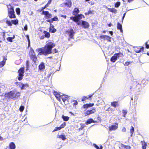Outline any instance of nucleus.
<instances>
[{
	"mask_svg": "<svg viewBox=\"0 0 149 149\" xmlns=\"http://www.w3.org/2000/svg\"><path fill=\"white\" fill-rule=\"evenodd\" d=\"M94 104H86L83 106L84 108H88L89 107H92L94 105Z\"/></svg>",
	"mask_w": 149,
	"mask_h": 149,
	"instance_id": "412c9836",
	"label": "nucleus"
},
{
	"mask_svg": "<svg viewBox=\"0 0 149 149\" xmlns=\"http://www.w3.org/2000/svg\"><path fill=\"white\" fill-rule=\"evenodd\" d=\"M24 70V68H21L18 70L19 77L18 79L19 81L21 80L23 78Z\"/></svg>",
	"mask_w": 149,
	"mask_h": 149,
	"instance_id": "39448f33",
	"label": "nucleus"
},
{
	"mask_svg": "<svg viewBox=\"0 0 149 149\" xmlns=\"http://www.w3.org/2000/svg\"><path fill=\"white\" fill-rule=\"evenodd\" d=\"M6 24L9 26H12V22L9 20L8 19L6 20Z\"/></svg>",
	"mask_w": 149,
	"mask_h": 149,
	"instance_id": "e433bc0d",
	"label": "nucleus"
},
{
	"mask_svg": "<svg viewBox=\"0 0 149 149\" xmlns=\"http://www.w3.org/2000/svg\"><path fill=\"white\" fill-rule=\"evenodd\" d=\"M126 13H125L124 14H123V15L122 17V21L123 22V20L125 16V15H126Z\"/></svg>",
	"mask_w": 149,
	"mask_h": 149,
	"instance_id": "bf43d9fd",
	"label": "nucleus"
},
{
	"mask_svg": "<svg viewBox=\"0 0 149 149\" xmlns=\"http://www.w3.org/2000/svg\"><path fill=\"white\" fill-rule=\"evenodd\" d=\"M47 21L50 23H52L53 22V21L52 19L47 20Z\"/></svg>",
	"mask_w": 149,
	"mask_h": 149,
	"instance_id": "4d7b16f0",
	"label": "nucleus"
},
{
	"mask_svg": "<svg viewBox=\"0 0 149 149\" xmlns=\"http://www.w3.org/2000/svg\"><path fill=\"white\" fill-rule=\"evenodd\" d=\"M120 2H118L115 4V7L116 8H118L120 5Z\"/></svg>",
	"mask_w": 149,
	"mask_h": 149,
	"instance_id": "a19ab883",
	"label": "nucleus"
},
{
	"mask_svg": "<svg viewBox=\"0 0 149 149\" xmlns=\"http://www.w3.org/2000/svg\"><path fill=\"white\" fill-rule=\"evenodd\" d=\"M143 47L140 48L139 47V48H137L135 49V51L137 53H139L141 51H143Z\"/></svg>",
	"mask_w": 149,
	"mask_h": 149,
	"instance_id": "393cba45",
	"label": "nucleus"
},
{
	"mask_svg": "<svg viewBox=\"0 0 149 149\" xmlns=\"http://www.w3.org/2000/svg\"><path fill=\"white\" fill-rule=\"evenodd\" d=\"M6 96H8L9 98L13 100H15V98L19 97L20 95V93L17 92L15 91H10L8 94H6Z\"/></svg>",
	"mask_w": 149,
	"mask_h": 149,
	"instance_id": "f03ea898",
	"label": "nucleus"
},
{
	"mask_svg": "<svg viewBox=\"0 0 149 149\" xmlns=\"http://www.w3.org/2000/svg\"><path fill=\"white\" fill-rule=\"evenodd\" d=\"M29 61H27L26 62V64L27 69L28 68V67L29 66Z\"/></svg>",
	"mask_w": 149,
	"mask_h": 149,
	"instance_id": "13d9d810",
	"label": "nucleus"
},
{
	"mask_svg": "<svg viewBox=\"0 0 149 149\" xmlns=\"http://www.w3.org/2000/svg\"><path fill=\"white\" fill-rule=\"evenodd\" d=\"M92 95H89L88 97H87V96H84L82 97V101H84L86 100V99H88V98H90L91 97Z\"/></svg>",
	"mask_w": 149,
	"mask_h": 149,
	"instance_id": "c85d7f7f",
	"label": "nucleus"
},
{
	"mask_svg": "<svg viewBox=\"0 0 149 149\" xmlns=\"http://www.w3.org/2000/svg\"><path fill=\"white\" fill-rule=\"evenodd\" d=\"M26 36L27 38V40H28V43H29V46H30V40L29 39V36L28 35H27Z\"/></svg>",
	"mask_w": 149,
	"mask_h": 149,
	"instance_id": "864d4df0",
	"label": "nucleus"
},
{
	"mask_svg": "<svg viewBox=\"0 0 149 149\" xmlns=\"http://www.w3.org/2000/svg\"><path fill=\"white\" fill-rule=\"evenodd\" d=\"M16 11L17 15H19L20 14V10L19 8H17L16 9Z\"/></svg>",
	"mask_w": 149,
	"mask_h": 149,
	"instance_id": "79ce46f5",
	"label": "nucleus"
},
{
	"mask_svg": "<svg viewBox=\"0 0 149 149\" xmlns=\"http://www.w3.org/2000/svg\"><path fill=\"white\" fill-rule=\"evenodd\" d=\"M78 104V102L77 101H75L74 103V105H76L77 104Z\"/></svg>",
	"mask_w": 149,
	"mask_h": 149,
	"instance_id": "680f3d73",
	"label": "nucleus"
},
{
	"mask_svg": "<svg viewBox=\"0 0 149 149\" xmlns=\"http://www.w3.org/2000/svg\"><path fill=\"white\" fill-rule=\"evenodd\" d=\"M109 33L111 34V36H112V35H113V32H112V31H109Z\"/></svg>",
	"mask_w": 149,
	"mask_h": 149,
	"instance_id": "69168bd1",
	"label": "nucleus"
},
{
	"mask_svg": "<svg viewBox=\"0 0 149 149\" xmlns=\"http://www.w3.org/2000/svg\"><path fill=\"white\" fill-rule=\"evenodd\" d=\"M62 117L63 120L65 121H68L69 119V117L67 116H65L63 115L62 116Z\"/></svg>",
	"mask_w": 149,
	"mask_h": 149,
	"instance_id": "bb28decb",
	"label": "nucleus"
},
{
	"mask_svg": "<svg viewBox=\"0 0 149 149\" xmlns=\"http://www.w3.org/2000/svg\"><path fill=\"white\" fill-rule=\"evenodd\" d=\"M19 86L21 88V89H25L29 86L27 84H23L22 83H20Z\"/></svg>",
	"mask_w": 149,
	"mask_h": 149,
	"instance_id": "ddd939ff",
	"label": "nucleus"
},
{
	"mask_svg": "<svg viewBox=\"0 0 149 149\" xmlns=\"http://www.w3.org/2000/svg\"><path fill=\"white\" fill-rule=\"evenodd\" d=\"M65 5L69 8L71 6V1L69 0L65 3Z\"/></svg>",
	"mask_w": 149,
	"mask_h": 149,
	"instance_id": "4be33fe9",
	"label": "nucleus"
},
{
	"mask_svg": "<svg viewBox=\"0 0 149 149\" xmlns=\"http://www.w3.org/2000/svg\"><path fill=\"white\" fill-rule=\"evenodd\" d=\"M24 109V107L23 106H21L19 108V110L20 111H22Z\"/></svg>",
	"mask_w": 149,
	"mask_h": 149,
	"instance_id": "09e8293b",
	"label": "nucleus"
},
{
	"mask_svg": "<svg viewBox=\"0 0 149 149\" xmlns=\"http://www.w3.org/2000/svg\"><path fill=\"white\" fill-rule=\"evenodd\" d=\"M68 98V95H62L61 99H62L63 102H65L66 100V99Z\"/></svg>",
	"mask_w": 149,
	"mask_h": 149,
	"instance_id": "b1692460",
	"label": "nucleus"
},
{
	"mask_svg": "<svg viewBox=\"0 0 149 149\" xmlns=\"http://www.w3.org/2000/svg\"><path fill=\"white\" fill-rule=\"evenodd\" d=\"M80 125L81 127L79 128V130H82L85 126V125L84 124L81 123Z\"/></svg>",
	"mask_w": 149,
	"mask_h": 149,
	"instance_id": "58836bf2",
	"label": "nucleus"
},
{
	"mask_svg": "<svg viewBox=\"0 0 149 149\" xmlns=\"http://www.w3.org/2000/svg\"><path fill=\"white\" fill-rule=\"evenodd\" d=\"M92 122H94V121L91 118H90L89 119H88L86 122V125H88V124L91 123Z\"/></svg>",
	"mask_w": 149,
	"mask_h": 149,
	"instance_id": "cd10ccee",
	"label": "nucleus"
},
{
	"mask_svg": "<svg viewBox=\"0 0 149 149\" xmlns=\"http://www.w3.org/2000/svg\"><path fill=\"white\" fill-rule=\"evenodd\" d=\"M101 39H103L104 40H106L109 41H111L110 39L111 38L109 36L107 35H102L100 37Z\"/></svg>",
	"mask_w": 149,
	"mask_h": 149,
	"instance_id": "9b49d317",
	"label": "nucleus"
},
{
	"mask_svg": "<svg viewBox=\"0 0 149 149\" xmlns=\"http://www.w3.org/2000/svg\"><path fill=\"white\" fill-rule=\"evenodd\" d=\"M9 147L10 149H15L16 148L15 144L13 142H11L10 143Z\"/></svg>",
	"mask_w": 149,
	"mask_h": 149,
	"instance_id": "a211bd4d",
	"label": "nucleus"
},
{
	"mask_svg": "<svg viewBox=\"0 0 149 149\" xmlns=\"http://www.w3.org/2000/svg\"><path fill=\"white\" fill-rule=\"evenodd\" d=\"M57 138H59L60 139H61L63 140H65L66 139L65 135H58L57 136Z\"/></svg>",
	"mask_w": 149,
	"mask_h": 149,
	"instance_id": "a878e982",
	"label": "nucleus"
},
{
	"mask_svg": "<svg viewBox=\"0 0 149 149\" xmlns=\"http://www.w3.org/2000/svg\"><path fill=\"white\" fill-rule=\"evenodd\" d=\"M11 22L12 24H17L18 23V20L17 19H16L15 20H12Z\"/></svg>",
	"mask_w": 149,
	"mask_h": 149,
	"instance_id": "c9c22d12",
	"label": "nucleus"
},
{
	"mask_svg": "<svg viewBox=\"0 0 149 149\" xmlns=\"http://www.w3.org/2000/svg\"><path fill=\"white\" fill-rule=\"evenodd\" d=\"M93 146H94V147L96 148L97 149H102V146H100V147L98 146L96 144H93Z\"/></svg>",
	"mask_w": 149,
	"mask_h": 149,
	"instance_id": "f704fd0d",
	"label": "nucleus"
},
{
	"mask_svg": "<svg viewBox=\"0 0 149 149\" xmlns=\"http://www.w3.org/2000/svg\"><path fill=\"white\" fill-rule=\"evenodd\" d=\"M146 48H147V49L149 48V45L148 44H147V42L146 43Z\"/></svg>",
	"mask_w": 149,
	"mask_h": 149,
	"instance_id": "052dcab7",
	"label": "nucleus"
},
{
	"mask_svg": "<svg viewBox=\"0 0 149 149\" xmlns=\"http://www.w3.org/2000/svg\"><path fill=\"white\" fill-rule=\"evenodd\" d=\"M118 102H111V105L114 107H116L118 105Z\"/></svg>",
	"mask_w": 149,
	"mask_h": 149,
	"instance_id": "c756f323",
	"label": "nucleus"
},
{
	"mask_svg": "<svg viewBox=\"0 0 149 149\" xmlns=\"http://www.w3.org/2000/svg\"><path fill=\"white\" fill-rule=\"evenodd\" d=\"M55 46V44L50 42H47L46 45L43 47L36 49V51L38 52V55H47L53 53H55L57 52V50L54 49L52 50V49Z\"/></svg>",
	"mask_w": 149,
	"mask_h": 149,
	"instance_id": "f257e3e1",
	"label": "nucleus"
},
{
	"mask_svg": "<svg viewBox=\"0 0 149 149\" xmlns=\"http://www.w3.org/2000/svg\"><path fill=\"white\" fill-rule=\"evenodd\" d=\"M47 4H46L45 5V6L44 7H42L40 10V12H41L42 10H43L45 8H47Z\"/></svg>",
	"mask_w": 149,
	"mask_h": 149,
	"instance_id": "de8ad7c7",
	"label": "nucleus"
},
{
	"mask_svg": "<svg viewBox=\"0 0 149 149\" xmlns=\"http://www.w3.org/2000/svg\"><path fill=\"white\" fill-rule=\"evenodd\" d=\"M56 31V29L54 28L53 25L51 23L50 24L49 31L52 33H54Z\"/></svg>",
	"mask_w": 149,
	"mask_h": 149,
	"instance_id": "2eb2a0df",
	"label": "nucleus"
},
{
	"mask_svg": "<svg viewBox=\"0 0 149 149\" xmlns=\"http://www.w3.org/2000/svg\"><path fill=\"white\" fill-rule=\"evenodd\" d=\"M14 36L13 37H8L7 38V40L8 41H9L10 42H12L13 39H14Z\"/></svg>",
	"mask_w": 149,
	"mask_h": 149,
	"instance_id": "72a5a7b5",
	"label": "nucleus"
},
{
	"mask_svg": "<svg viewBox=\"0 0 149 149\" xmlns=\"http://www.w3.org/2000/svg\"><path fill=\"white\" fill-rule=\"evenodd\" d=\"M77 24L78 25H79L81 23V22H78H78H76Z\"/></svg>",
	"mask_w": 149,
	"mask_h": 149,
	"instance_id": "774afa93",
	"label": "nucleus"
},
{
	"mask_svg": "<svg viewBox=\"0 0 149 149\" xmlns=\"http://www.w3.org/2000/svg\"><path fill=\"white\" fill-rule=\"evenodd\" d=\"M42 14L45 15L47 18H50L51 17V15L49 13L48 11H43Z\"/></svg>",
	"mask_w": 149,
	"mask_h": 149,
	"instance_id": "dca6fc26",
	"label": "nucleus"
},
{
	"mask_svg": "<svg viewBox=\"0 0 149 149\" xmlns=\"http://www.w3.org/2000/svg\"><path fill=\"white\" fill-rule=\"evenodd\" d=\"M67 32L70 38H73L74 32L72 29H70L69 31H67Z\"/></svg>",
	"mask_w": 149,
	"mask_h": 149,
	"instance_id": "1a4fd4ad",
	"label": "nucleus"
},
{
	"mask_svg": "<svg viewBox=\"0 0 149 149\" xmlns=\"http://www.w3.org/2000/svg\"><path fill=\"white\" fill-rule=\"evenodd\" d=\"M44 33L45 34V37L47 38H48L50 37V35L49 33L47 32L46 31H44Z\"/></svg>",
	"mask_w": 149,
	"mask_h": 149,
	"instance_id": "473e14b6",
	"label": "nucleus"
},
{
	"mask_svg": "<svg viewBox=\"0 0 149 149\" xmlns=\"http://www.w3.org/2000/svg\"><path fill=\"white\" fill-rule=\"evenodd\" d=\"M117 28L118 30H119L121 33H123V31L122 28V25L119 23L118 22L117 25Z\"/></svg>",
	"mask_w": 149,
	"mask_h": 149,
	"instance_id": "6ab92c4d",
	"label": "nucleus"
},
{
	"mask_svg": "<svg viewBox=\"0 0 149 149\" xmlns=\"http://www.w3.org/2000/svg\"><path fill=\"white\" fill-rule=\"evenodd\" d=\"M70 19L75 22H78V20L76 16V17H70Z\"/></svg>",
	"mask_w": 149,
	"mask_h": 149,
	"instance_id": "7c9ffc66",
	"label": "nucleus"
},
{
	"mask_svg": "<svg viewBox=\"0 0 149 149\" xmlns=\"http://www.w3.org/2000/svg\"><path fill=\"white\" fill-rule=\"evenodd\" d=\"M5 61H3L0 62V68L3 67L5 64Z\"/></svg>",
	"mask_w": 149,
	"mask_h": 149,
	"instance_id": "4c0bfd02",
	"label": "nucleus"
},
{
	"mask_svg": "<svg viewBox=\"0 0 149 149\" xmlns=\"http://www.w3.org/2000/svg\"><path fill=\"white\" fill-rule=\"evenodd\" d=\"M3 137L1 136H0V141H3Z\"/></svg>",
	"mask_w": 149,
	"mask_h": 149,
	"instance_id": "0e129e2a",
	"label": "nucleus"
},
{
	"mask_svg": "<svg viewBox=\"0 0 149 149\" xmlns=\"http://www.w3.org/2000/svg\"><path fill=\"white\" fill-rule=\"evenodd\" d=\"M61 17H63L65 19H66L67 17V16L66 15H61Z\"/></svg>",
	"mask_w": 149,
	"mask_h": 149,
	"instance_id": "e2e57ef3",
	"label": "nucleus"
},
{
	"mask_svg": "<svg viewBox=\"0 0 149 149\" xmlns=\"http://www.w3.org/2000/svg\"><path fill=\"white\" fill-rule=\"evenodd\" d=\"M61 128L60 127H56L55 128V129L53 131V132H55V131H57V130H61Z\"/></svg>",
	"mask_w": 149,
	"mask_h": 149,
	"instance_id": "49530a36",
	"label": "nucleus"
},
{
	"mask_svg": "<svg viewBox=\"0 0 149 149\" xmlns=\"http://www.w3.org/2000/svg\"><path fill=\"white\" fill-rule=\"evenodd\" d=\"M33 60L34 61H35L36 60V58L35 55H34L33 56Z\"/></svg>",
	"mask_w": 149,
	"mask_h": 149,
	"instance_id": "5fc2aeb1",
	"label": "nucleus"
},
{
	"mask_svg": "<svg viewBox=\"0 0 149 149\" xmlns=\"http://www.w3.org/2000/svg\"><path fill=\"white\" fill-rule=\"evenodd\" d=\"M66 125V123L65 122H64L60 126V127L61 128V129H62L63 128H64L65 126Z\"/></svg>",
	"mask_w": 149,
	"mask_h": 149,
	"instance_id": "37998d69",
	"label": "nucleus"
},
{
	"mask_svg": "<svg viewBox=\"0 0 149 149\" xmlns=\"http://www.w3.org/2000/svg\"><path fill=\"white\" fill-rule=\"evenodd\" d=\"M118 127V123H116L114 125L110 126L109 127V130L110 131L116 130Z\"/></svg>",
	"mask_w": 149,
	"mask_h": 149,
	"instance_id": "423d86ee",
	"label": "nucleus"
},
{
	"mask_svg": "<svg viewBox=\"0 0 149 149\" xmlns=\"http://www.w3.org/2000/svg\"><path fill=\"white\" fill-rule=\"evenodd\" d=\"M8 16L10 18H15L14 9L10 6L8 7Z\"/></svg>",
	"mask_w": 149,
	"mask_h": 149,
	"instance_id": "7ed1b4c3",
	"label": "nucleus"
},
{
	"mask_svg": "<svg viewBox=\"0 0 149 149\" xmlns=\"http://www.w3.org/2000/svg\"><path fill=\"white\" fill-rule=\"evenodd\" d=\"M106 8H107L108 9H109V11H110V12L114 13H117V10L115 9L114 8H107V7H106Z\"/></svg>",
	"mask_w": 149,
	"mask_h": 149,
	"instance_id": "5701e85b",
	"label": "nucleus"
},
{
	"mask_svg": "<svg viewBox=\"0 0 149 149\" xmlns=\"http://www.w3.org/2000/svg\"><path fill=\"white\" fill-rule=\"evenodd\" d=\"M132 63V62H127L124 64V65L125 66H127L129 65L130 64Z\"/></svg>",
	"mask_w": 149,
	"mask_h": 149,
	"instance_id": "a18cd8bd",
	"label": "nucleus"
},
{
	"mask_svg": "<svg viewBox=\"0 0 149 149\" xmlns=\"http://www.w3.org/2000/svg\"><path fill=\"white\" fill-rule=\"evenodd\" d=\"M84 17V16L81 14L79 15H77L76 16V17H77V19L78 22L79 21V19L82 18L83 17Z\"/></svg>",
	"mask_w": 149,
	"mask_h": 149,
	"instance_id": "2f4dec72",
	"label": "nucleus"
},
{
	"mask_svg": "<svg viewBox=\"0 0 149 149\" xmlns=\"http://www.w3.org/2000/svg\"><path fill=\"white\" fill-rule=\"evenodd\" d=\"M123 116L124 117H125V115L127 113V111L126 110H123Z\"/></svg>",
	"mask_w": 149,
	"mask_h": 149,
	"instance_id": "603ef678",
	"label": "nucleus"
},
{
	"mask_svg": "<svg viewBox=\"0 0 149 149\" xmlns=\"http://www.w3.org/2000/svg\"><path fill=\"white\" fill-rule=\"evenodd\" d=\"M119 148L120 149H130L131 147L129 146H125L122 144H120Z\"/></svg>",
	"mask_w": 149,
	"mask_h": 149,
	"instance_id": "9d476101",
	"label": "nucleus"
},
{
	"mask_svg": "<svg viewBox=\"0 0 149 149\" xmlns=\"http://www.w3.org/2000/svg\"><path fill=\"white\" fill-rule=\"evenodd\" d=\"M45 68V64L44 63L42 62L39 66V68L40 70L42 71L44 70Z\"/></svg>",
	"mask_w": 149,
	"mask_h": 149,
	"instance_id": "f8f14e48",
	"label": "nucleus"
},
{
	"mask_svg": "<svg viewBox=\"0 0 149 149\" xmlns=\"http://www.w3.org/2000/svg\"><path fill=\"white\" fill-rule=\"evenodd\" d=\"M112 25V24L111 23H110L109 24H108V26H109V27H111V26Z\"/></svg>",
	"mask_w": 149,
	"mask_h": 149,
	"instance_id": "338daca9",
	"label": "nucleus"
},
{
	"mask_svg": "<svg viewBox=\"0 0 149 149\" xmlns=\"http://www.w3.org/2000/svg\"><path fill=\"white\" fill-rule=\"evenodd\" d=\"M66 125V123L65 122H64L60 126V127L61 128V129H62L63 128H64L65 126Z\"/></svg>",
	"mask_w": 149,
	"mask_h": 149,
	"instance_id": "c03bdc74",
	"label": "nucleus"
},
{
	"mask_svg": "<svg viewBox=\"0 0 149 149\" xmlns=\"http://www.w3.org/2000/svg\"><path fill=\"white\" fill-rule=\"evenodd\" d=\"M79 9L77 8H75L73 12V15L76 16L79 13Z\"/></svg>",
	"mask_w": 149,
	"mask_h": 149,
	"instance_id": "f3484780",
	"label": "nucleus"
},
{
	"mask_svg": "<svg viewBox=\"0 0 149 149\" xmlns=\"http://www.w3.org/2000/svg\"><path fill=\"white\" fill-rule=\"evenodd\" d=\"M24 29L25 30V31H27V25L26 24L25 26H24Z\"/></svg>",
	"mask_w": 149,
	"mask_h": 149,
	"instance_id": "6e6d98bb",
	"label": "nucleus"
},
{
	"mask_svg": "<svg viewBox=\"0 0 149 149\" xmlns=\"http://www.w3.org/2000/svg\"><path fill=\"white\" fill-rule=\"evenodd\" d=\"M131 129L130 130V132L131 133V136H132V135L133 134V133L134 131V127L132 126H131Z\"/></svg>",
	"mask_w": 149,
	"mask_h": 149,
	"instance_id": "ea45409f",
	"label": "nucleus"
},
{
	"mask_svg": "<svg viewBox=\"0 0 149 149\" xmlns=\"http://www.w3.org/2000/svg\"><path fill=\"white\" fill-rule=\"evenodd\" d=\"M54 95L55 96L58 100L59 101H61V98L62 96V93H59L57 92H54Z\"/></svg>",
	"mask_w": 149,
	"mask_h": 149,
	"instance_id": "6e6552de",
	"label": "nucleus"
},
{
	"mask_svg": "<svg viewBox=\"0 0 149 149\" xmlns=\"http://www.w3.org/2000/svg\"><path fill=\"white\" fill-rule=\"evenodd\" d=\"M81 21L82 22V24L84 28H87L88 27L89 25L87 22L83 20Z\"/></svg>",
	"mask_w": 149,
	"mask_h": 149,
	"instance_id": "4468645a",
	"label": "nucleus"
},
{
	"mask_svg": "<svg viewBox=\"0 0 149 149\" xmlns=\"http://www.w3.org/2000/svg\"><path fill=\"white\" fill-rule=\"evenodd\" d=\"M126 131V128L125 127H123L122 128L121 131L123 132H125Z\"/></svg>",
	"mask_w": 149,
	"mask_h": 149,
	"instance_id": "3c124183",
	"label": "nucleus"
},
{
	"mask_svg": "<svg viewBox=\"0 0 149 149\" xmlns=\"http://www.w3.org/2000/svg\"><path fill=\"white\" fill-rule=\"evenodd\" d=\"M123 56V55L122 53H118L115 54L113 56H112L110 59L111 61L115 62L117 60L118 58L120 57H122Z\"/></svg>",
	"mask_w": 149,
	"mask_h": 149,
	"instance_id": "20e7f679",
	"label": "nucleus"
},
{
	"mask_svg": "<svg viewBox=\"0 0 149 149\" xmlns=\"http://www.w3.org/2000/svg\"><path fill=\"white\" fill-rule=\"evenodd\" d=\"M95 108H93L91 110H87L85 112V116H86L88 115H89L91 114H92L93 113H94L95 112Z\"/></svg>",
	"mask_w": 149,
	"mask_h": 149,
	"instance_id": "0eeeda50",
	"label": "nucleus"
},
{
	"mask_svg": "<svg viewBox=\"0 0 149 149\" xmlns=\"http://www.w3.org/2000/svg\"><path fill=\"white\" fill-rule=\"evenodd\" d=\"M142 143V149H146V146H147V143L144 141H141Z\"/></svg>",
	"mask_w": 149,
	"mask_h": 149,
	"instance_id": "aec40b11",
	"label": "nucleus"
},
{
	"mask_svg": "<svg viewBox=\"0 0 149 149\" xmlns=\"http://www.w3.org/2000/svg\"><path fill=\"white\" fill-rule=\"evenodd\" d=\"M52 19L53 21H57L58 19V17L56 16L54 17Z\"/></svg>",
	"mask_w": 149,
	"mask_h": 149,
	"instance_id": "8fccbe9b",
	"label": "nucleus"
}]
</instances>
